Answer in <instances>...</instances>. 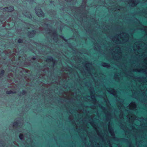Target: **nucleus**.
Listing matches in <instances>:
<instances>
[{"instance_id": "1", "label": "nucleus", "mask_w": 147, "mask_h": 147, "mask_svg": "<svg viewBox=\"0 0 147 147\" xmlns=\"http://www.w3.org/2000/svg\"><path fill=\"white\" fill-rule=\"evenodd\" d=\"M99 86V147H101V86Z\"/></svg>"}, {"instance_id": "2", "label": "nucleus", "mask_w": 147, "mask_h": 147, "mask_svg": "<svg viewBox=\"0 0 147 147\" xmlns=\"http://www.w3.org/2000/svg\"><path fill=\"white\" fill-rule=\"evenodd\" d=\"M4 10L5 11H12L14 10V7L13 6L11 5L8 7H6L3 8Z\"/></svg>"}, {"instance_id": "3", "label": "nucleus", "mask_w": 147, "mask_h": 147, "mask_svg": "<svg viewBox=\"0 0 147 147\" xmlns=\"http://www.w3.org/2000/svg\"><path fill=\"white\" fill-rule=\"evenodd\" d=\"M39 12H36V14L37 15H40L42 16H45V13L41 9H40Z\"/></svg>"}, {"instance_id": "4", "label": "nucleus", "mask_w": 147, "mask_h": 147, "mask_svg": "<svg viewBox=\"0 0 147 147\" xmlns=\"http://www.w3.org/2000/svg\"><path fill=\"white\" fill-rule=\"evenodd\" d=\"M48 60L50 61H51L53 63H54L55 61L53 59V57L51 56L49 57V58H48L47 59V61Z\"/></svg>"}, {"instance_id": "5", "label": "nucleus", "mask_w": 147, "mask_h": 147, "mask_svg": "<svg viewBox=\"0 0 147 147\" xmlns=\"http://www.w3.org/2000/svg\"><path fill=\"white\" fill-rule=\"evenodd\" d=\"M6 94H15L16 93V92H13L12 91L10 90L9 91H7L6 92Z\"/></svg>"}, {"instance_id": "6", "label": "nucleus", "mask_w": 147, "mask_h": 147, "mask_svg": "<svg viewBox=\"0 0 147 147\" xmlns=\"http://www.w3.org/2000/svg\"><path fill=\"white\" fill-rule=\"evenodd\" d=\"M5 72V71L4 70H2L1 71L0 73V78H1L3 76Z\"/></svg>"}, {"instance_id": "7", "label": "nucleus", "mask_w": 147, "mask_h": 147, "mask_svg": "<svg viewBox=\"0 0 147 147\" xmlns=\"http://www.w3.org/2000/svg\"><path fill=\"white\" fill-rule=\"evenodd\" d=\"M36 30H32L30 32H29V33L30 34H32V35H33V36L36 33Z\"/></svg>"}, {"instance_id": "8", "label": "nucleus", "mask_w": 147, "mask_h": 147, "mask_svg": "<svg viewBox=\"0 0 147 147\" xmlns=\"http://www.w3.org/2000/svg\"><path fill=\"white\" fill-rule=\"evenodd\" d=\"M18 122H19V121H17L14 122L13 123V126H18V125L19 124Z\"/></svg>"}, {"instance_id": "9", "label": "nucleus", "mask_w": 147, "mask_h": 147, "mask_svg": "<svg viewBox=\"0 0 147 147\" xmlns=\"http://www.w3.org/2000/svg\"><path fill=\"white\" fill-rule=\"evenodd\" d=\"M19 137L20 139L21 140H22L24 138V136L23 134H20L19 135Z\"/></svg>"}, {"instance_id": "10", "label": "nucleus", "mask_w": 147, "mask_h": 147, "mask_svg": "<svg viewBox=\"0 0 147 147\" xmlns=\"http://www.w3.org/2000/svg\"><path fill=\"white\" fill-rule=\"evenodd\" d=\"M26 93V92L25 90H22L21 92V94L22 95H24Z\"/></svg>"}, {"instance_id": "11", "label": "nucleus", "mask_w": 147, "mask_h": 147, "mask_svg": "<svg viewBox=\"0 0 147 147\" xmlns=\"http://www.w3.org/2000/svg\"><path fill=\"white\" fill-rule=\"evenodd\" d=\"M18 42L19 43H20L22 42H23V40H22V39H21V38L19 39L18 40Z\"/></svg>"}, {"instance_id": "12", "label": "nucleus", "mask_w": 147, "mask_h": 147, "mask_svg": "<svg viewBox=\"0 0 147 147\" xmlns=\"http://www.w3.org/2000/svg\"><path fill=\"white\" fill-rule=\"evenodd\" d=\"M53 34L55 35H57V32L56 31H55L53 32Z\"/></svg>"}, {"instance_id": "13", "label": "nucleus", "mask_w": 147, "mask_h": 147, "mask_svg": "<svg viewBox=\"0 0 147 147\" xmlns=\"http://www.w3.org/2000/svg\"><path fill=\"white\" fill-rule=\"evenodd\" d=\"M32 59L33 60H35L36 59V58L35 57H33L32 58Z\"/></svg>"}, {"instance_id": "14", "label": "nucleus", "mask_w": 147, "mask_h": 147, "mask_svg": "<svg viewBox=\"0 0 147 147\" xmlns=\"http://www.w3.org/2000/svg\"><path fill=\"white\" fill-rule=\"evenodd\" d=\"M45 24L47 26L48 25V24Z\"/></svg>"}, {"instance_id": "15", "label": "nucleus", "mask_w": 147, "mask_h": 147, "mask_svg": "<svg viewBox=\"0 0 147 147\" xmlns=\"http://www.w3.org/2000/svg\"><path fill=\"white\" fill-rule=\"evenodd\" d=\"M33 36H30V37H31V38H32V37H33Z\"/></svg>"}, {"instance_id": "16", "label": "nucleus", "mask_w": 147, "mask_h": 147, "mask_svg": "<svg viewBox=\"0 0 147 147\" xmlns=\"http://www.w3.org/2000/svg\"><path fill=\"white\" fill-rule=\"evenodd\" d=\"M101 140H102V139H101Z\"/></svg>"}, {"instance_id": "17", "label": "nucleus", "mask_w": 147, "mask_h": 147, "mask_svg": "<svg viewBox=\"0 0 147 147\" xmlns=\"http://www.w3.org/2000/svg\"><path fill=\"white\" fill-rule=\"evenodd\" d=\"M5 57H4V59H5Z\"/></svg>"}, {"instance_id": "18", "label": "nucleus", "mask_w": 147, "mask_h": 147, "mask_svg": "<svg viewBox=\"0 0 147 147\" xmlns=\"http://www.w3.org/2000/svg\"><path fill=\"white\" fill-rule=\"evenodd\" d=\"M37 63V64H38V63Z\"/></svg>"}, {"instance_id": "19", "label": "nucleus", "mask_w": 147, "mask_h": 147, "mask_svg": "<svg viewBox=\"0 0 147 147\" xmlns=\"http://www.w3.org/2000/svg\"><path fill=\"white\" fill-rule=\"evenodd\" d=\"M101 108H102V107H101Z\"/></svg>"}, {"instance_id": "20", "label": "nucleus", "mask_w": 147, "mask_h": 147, "mask_svg": "<svg viewBox=\"0 0 147 147\" xmlns=\"http://www.w3.org/2000/svg\"><path fill=\"white\" fill-rule=\"evenodd\" d=\"M101 126H102V125H101Z\"/></svg>"}, {"instance_id": "21", "label": "nucleus", "mask_w": 147, "mask_h": 147, "mask_svg": "<svg viewBox=\"0 0 147 147\" xmlns=\"http://www.w3.org/2000/svg\"><path fill=\"white\" fill-rule=\"evenodd\" d=\"M101 98H102V97H101Z\"/></svg>"}]
</instances>
